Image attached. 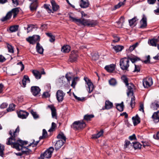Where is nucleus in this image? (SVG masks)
<instances>
[{
    "instance_id": "nucleus-55",
    "label": "nucleus",
    "mask_w": 159,
    "mask_h": 159,
    "mask_svg": "<svg viewBox=\"0 0 159 159\" xmlns=\"http://www.w3.org/2000/svg\"><path fill=\"white\" fill-rule=\"evenodd\" d=\"M39 141H35L34 140H33V141L32 142V143H30V144L29 145V146H32L33 147H34L37 146L38 143H39Z\"/></svg>"
},
{
    "instance_id": "nucleus-9",
    "label": "nucleus",
    "mask_w": 159,
    "mask_h": 159,
    "mask_svg": "<svg viewBox=\"0 0 159 159\" xmlns=\"http://www.w3.org/2000/svg\"><path fill=\"white\" fill-rule=\"evenodd\" d=\"M140 28L144 29L147 26V18L146 16L143 14L142 19L140 21Z\"/></svg>"
},
{
    "instance_id": "nucleus-57",
    "label": "nucleus",
    "mask_w": 159,
    "mask_h": 159,
    "mask_svg": "<svg viewBox=\"0 0 159 159\" xmlns=\"http://www.w3.org/2000/svg\"><path fill=\"white\" fill-rule=\"evenodd\" d=\"M34 27L33 25H28V27L27 28V33L29 32L32 30V28Z\"/></svg>"
},
{
    "instance_id": "nucleus-2",
    "label": "nucleus",
    "mask_w": 159,
    "mask_h": 159,
    "mask_svg": "<svg viewBox=\"0 0 159 159\" xmlns=\"http://www.w3.org/2000/svg\"><path fill=\"white\" fill-rule=\"evenodd\" d=\"M19 12V10L17 8H13L11 11H9L6 14V16L2 18L1 20L2 21H4L10 19L12 15H13V17L15 18Z\"/></svg>"
},
{
    "instance_id": "nucleus-58",
    "label": "nucleus",
    "mask_w": 159,
    "mask_h": 159,
    "mask_svg": "<svg viewBox=\"0 0 159 159\" xmlns=\"http://www.w3.org/2000/svg\"><path fill=\"white\" fill-rule=\"evenodd\" d=\"M65 77L66 78V81H67V83H69L71 79V77L70 76H69L68 74L66 75Z\"/></svg>"
},
{
    "instance_id": "nucleus-31",
    "label": "nucleus",
    "mask_w": 159,
    "mask_h": 159,
    "mask_svg": "<svg viewBox=\"0 0 159 159\" xmlns=\"http://www.w3.org/2000/svg\"><path fill=\"white\" fill-rule=\"evenodd\" d=\"M103 130H101L96 134H93L92 135V138L93 139H97L99 138L103 134Z\"/></svg>"
},
{
    "instance_id": "nucleus-22",
    "label": "nucleus",
    "mask_w": 159,
    "mask_h": 159,
    "mask_svg": "<svg viewBox=\"0 0 159 159\" xmlns=\"http://www.w3.org/2000/svg\"><path fill=\"white\" fill-rule=\"evenodd\" d=\"M36 49L37 51L39 54H42L43 53V49L39 42H37Z\"/></svg>"
},
{
    "instance_id": "nucleus-42",
    "label": "nucleus",
    "mask_w": 159,
    "mask_h": 159,
    "mask_svg": "<svg viewBox=\"0 0 159 159\" xmlns=\"http://www.w3.org/2000/svg\"><path fill=\"white\" fill-rule=\"evenodd\" d=\"M132 96V97L131 98L130 106L132 108H133L134 107L135 105V98L133 95Z\"/></svg>"
},
{
    "instance_id": "nucleus-49",
    "label": "nucleus",
    "mask_w": 159,
    "mask_h": 159,
    "mask_svg": "<svg viewBox=\"0 0 159 159\" xmlns=\"http://www.w3.org/2000/svg\"><path fill=\"white\" fill-rule=\"evenodd\" d=\"M138 43H136L132 46H130L129 48V50L130 51H132L138 46Z\"/></svg>"
},
{
    "instance_id": "nucleus-34",
    "label": "nucleus",
    "mask_w": 159,
    "mask_h": 159,
    "mask_svg": "<svg viewBox=\"0 0 159 159\" xmlns=\"http://www.w3.org/2000/svg\"><path fill=\"white\" fill-rule=\"evenodd\" d=\"M57 137L58 139H61V140H62L63 141L66 142V137L62 133L59 134L57 136Z\"/></svg>"
},
{
    "instance_id": "nucleus-21",
    "label": "nucleus",
    "mask_w": 159,
    "mask_h": 159,
    "mask_svg": "<svg viewBox=\"0 0 159 159\" xmlns=\"http://www.w3.org/2000/svg\"><path fill=\"white\" fill-rule=\"evenodd\" d=\"M152 118L155 122H158L159 121V111L154 113L152 116Z\"/></svg>"
},
{
    "instance_id": "nucleus-8",
    "label": "nucleus",
    "mask_w": 159,
    "mask_h": 159,
    "mask_svg": "<svg viewBox=\"0 0 159 159\" xmlns=\"http://www.w3.org/2000/svg\"><path fill=\"white\" fill-rule=\"evenodd\" d=\"M65 95V93L62 91L59 90L56 93V98L57 101L59 102H61L63 100L64 97Z\"/></svg>"
},
{
    "instance_id": "nucleus-29",
    "label": "nucleus",
    "mask_w": 159,
    "mask_h": 159,
    "mask_svg": "<svg viewBox=\"0 0 159 159\" xmlns=\"http://www.w3.org/2000/svg\"><path fill=\"white\" fill-rule=\"evenodd\" d=\"M125 22V18L124 17L121 16L120 18L119 21L117 22V27L118 28L122 27L123 24Z\"/></svg>"
},
{
    "instance_id": "nucleus-59",
    "label": "nucleus",
    "mask_w": 159,
    "mask_h": 159,
    "mask_svg": "<svg viewBox=\"0 0 159 159\" xmlns=\"http://www.w3.org/2000/svg\"><path fill=\"white\" fill-rule=\"evenodd\" d=\"M17 65H19L21 67V71H22L23 70L24 68V65L22 64L21 61H20L17 63Z\"/></svg>"
},
{
    "instance_id": "nucleus-15",
    "label": "nucleus",
    "mask_w": 159,
    "mask_h": 159,
    "mask_svg": "<svg viewBox=\"0 0 159 159\" xmlns=\"http://www.w3.org/2000/svg\"><path fill=\"white\" fill-rule=\"evenodd\" d=\"M29 113L25 111L20 110L18 113V116L22 119H25L28 116Z\"/></svg>"
},
{
    "instance_id": "nucleus-62",
    "label": "nucleus",
    "mask_w": 159,
    "mask_h": 159,
    "mask_svg": "<svg viewBox=\"0 0 159 159\" xmlns=\"http://www.w3.org/2000/svg\"><path fill=\"white\" fill-rule=\"evenodd\" d=\"M12 1L13 4L15 6H17L19 5V2L18 0H12Z\"/></svg>"
},
{
    "instance_id": "nucleus-63",
    "label": "nucleus",
    "mask_w": 159,
    "mask_h": 159,
    "mask_svg": "<svg viewBox=\"0 0 159 159\" xmlns=\"http://www.w3.org/2000/svg\"><path fill=\"white\" fill-rule=\"evenodd\" d=\"M47 133L45 129H43V135L42 137L43 138H45L47 136Z\"/></svg>"
},
{
    "instance_id": "nucleus-33",
    "label": "nucleus",
    "mask_w": 159,
    "mask_h": 159,
    "mask_svg": "<svg viewBox=\"0 0 159 159\" xmlns=\"http://www.w3.org/2000/svg\"><path fill=\"white\" fill-rule=\"evenodd\" d=\"M61 50L64 52H68L70 51V47L68 45L64 46L62 48Z\"/></svg>"
},
{
    "instance_id": "nucleus-52",
    "label": "nucleus",
    "mask_w": 159,
    "mask_h": 159,
    "mask_svg": "<svg viewBox=\"0 0 159 159\" xmlns=\"http://www.w3.org/2000/svg\"><path fill=\"white\" fill-rule=\"evenodd\" d=\"M130 60L131 62L132 63H134L136 61H139L140 60V59L139 58L137 57H133L132 58H131L130 59Z\"/></svg>"
},
{
    "instance_id": "nucleus-54",
    "label": "nucleus",
    "mask_w": 159,
    "mask_h": 159,
    "mask_svg": "<svg viewBox=\"0 0 159 159\" xmlns=\"http://www.w3.org/2000/svg\"><path fill=\"white\" fill-rule=\"evenodd\" d=\"M56 125H57L55 123L52 122V124L51 127V129H50L48 131L49 132H51V131H53V130L56 127Z\"/></svg>"
},
{
    "instance_id": "nucleus-4",
    "label": "nucleus",
    "mask_w": 159,
    "mask_h": 159,
    "mask_svg": "<svg viewBox=\"0 0 159 159\" xmlns=\"http://www.w3.org/2000/svg\"><path fill=\"white\" fill-rule=\"evenodd\" d=\"M120 68L122 70H127L129 66V59L126 57L121 59L120 61Z\"/></svg>"
},
{
    "instance_id": "nucleus-20",
    "label": "nucleus",
    "mask_w": 159,
    "mask_h": 159,
    "mask_svg": "<svg viewBox=\"0 0 159 159\" xmlns=\"http://www.w3.org/2000/svg\"><path fill=\"white\" fill-rule=\"evenodd\" d=\"M133 147L130 141L128 140H125V144H124V148L125 150H128L130 149L131 148H133Z\"/></svg>"
},
{
    "instance_id": "nucleus-11",
    "label": "nucleus",
    "mask_w": 159,
    "mask_h": 159,
    "mask_svg": "<svg viewBox=\"0 0 159 159\" xmlns=\"http://www.w3.org/2000/svg\"><path fill=\"white\" fill-rule=\"evenodd\" d=\"M78 56L77 52L75 51H73L71 52V54L70 56V61L71 62L75 61Z\"/></svg>"
},
{
    "instance_id": "nucleus-5",
    "label": "nucleus",
    "mask_w": 159,
    "mask_h": 159,
    "mask_svg": "<svg viewBox=\"0 0 159 159\" xmlns=\"http://www.w3.org/2000/svg\"><path fill=\"white\" fill-rule=\"evenodd\" d=\"M54 149L53 147H50L48 149L46 150L43 154H41L40 157L39 158V159H44V158H50Z\"/></svg>"
},
{
    "instance_id": "nucleus-13",
    "label": "nucleus",
    "mask_w": 159,
    "mask_h": 159,
    "mask_svg": "<svg viewBox=\"0 0 159 159\" xmlns=\"http://www.w3.org/2000/svg\"><path fill=\"white\" fill-rule=\"evenodd\" d=\"M29 1L32 2L31 3L30 8V10L32 11H34L36 10L37 7L38 0H29Z\"/></svg>"
},
{
    "instance_id": "nucleus-17",
    "label": "nucleus",
    "mask_w": 159,
    "mask_h": 159,
    "mask_svg": "<svg viewBox=\"0 0 159 159\" xmlns=\"http://www.w3.org/2000/svg\"><path fill=\"white\" fill-rule=\"evenodd\" d=\"M58 82L60 84L61 86H66L67 84V81H66V78L64 76L61 77L58 80Z\"/></svg>"
},
{
    "instance_id": "nucleus-53",
    "label": "nucleus",
    "mask_w": 159,
    "mask_h": 159,
    "mask_svg": "<svg viewBox=\"0 0 159 159\" xmlns=\"http://www.w3.org/2000/svg\"><path fill=\"white\" fill-rule=\"evenodd\" d=\"M109 83L110 85H114L116 84V81L115 79L112 78L109 80Z\"/></svg>"
},
{
    "instance_id": "nucleus-39",
    "label": "nucleus",
    "mask_w": 159,
    "mask_h": 159,
    "mask_svg": "<svg viewBox=\"0 0 159 159\" xmlns=\"http://www.w3.org/2000/svg\"><path fill=\"white\" fill-rule=\"evenodd\" d=\"M138 19L136 17H135L132 19L129 20V23L130 26L134 24L135 22L138 20Z\"/></svg>"
},
{
    "instance_id": "nucleus-1",
    "label": "nucleus",
    "mask_w": 159,
    "mask_h": 159,
    "mask_svg": "<svg viewBox=\"0 0 159 159\" xmlns=\"http://www.w3.org/2000/svg\"><path fill=\"white\" fill-rule=\"evenodd\" d=\"M19 131V126H18L14 131L12 130H10L9 134L11 136L7 139L6 144L7 145H11L12 148H16L19 151L21 150L23 154L28 155L31 152V151L28 149L27 147L23 146L24 145L27 144V142L23 141L21 140L16 141L15 138L17 136Z\"/></svg>"
},
{
    "instance_id": "nucleus-16",
    "label": "nucleus",
    "mask_w": 159,
    "mask_h": 159,
    "mask_svg": "<svg viewBox=\"0 0 159 159\" xmlns=\"http://www.w3.org/2000/svg\"><path fill=\"white\" fill-rule=\"evenodd\" d=\"M48 107L50 108L51 111V114L52 118L57 119V115L56 110L55 107L52 105H48Z\"/></svg>"
},
{
    "instance_id": "nucleus-12",
    "label": "nucleus",
    "mask_w": 159,
    "mask_h": 159,
    "mask_svg": "<svg viewBox=\"0 0 159 159\" xmlns=\"http://www.w3.org/2000/svg\"><path fill=\"white\" fill-rule=\"evenodd\" d=\"M127 86L128 92L127 94L128 96L133 95V90L135 89V86L133 84L130 83Z\"/></svg>"
},
{
    "instance_id": "nucleus-47",
    "label": "nucleus",
    "mask_w": 159,
    "mask_h": 159,
    "mask_svg": "<svg viewBox=\"0 0 159 159\" xmlns=\"http://www.w3.org/2000/svg\"><path fill=\"white\" fill-rule=\"evenodd\" d=\"M77 78L76 77H75L72 80V82L71 86L73 87V88H75V85L76 84V82L77 81Z\"/></svg>"
},
{
    "instance_id": "nucleus-14",
    "label": "nucleus",
    "mask_w": 159,
    "mask_h": 159,
    "mask_svg": "<svg viewBox=\"0 0 159 159\" xmlns=\"http://www.w3.org/2000/svg\"><path fill=\"white\" fill-rule=\"evenodd\" d=\"M31 90L33 95L35 96L38 95L40 92V89L37 86H32L31 87Z\"/></svg>"
},
{
    "instance_id": "nucleus-60",
    "label": "nucleus",
    "mask_w": 159,
    "mask_h": 159,
    "mask_svg": "<svg viewBox=\"0 0 159 159\" xmlns=\"http://www.w3.org/2000/svg\"><path fill=\"white\" fill-rule=\"evenodd\" d=\"M147 60L143 61V62L146 64L149 63L150 62V56L149 55H148L147 57Z\"/></svg>"
},
{
    "instance_id": "nucleus-3",
    "label": "nucleus",
    "mask_w": 159,
    "mask_h": 159,
    "mask_svg": "<svg viewBox=\"0 0 159 159\" xmlns=\"http://www.w3.org/2000/svg\"><path fill=\"white\" fill-rule=\"evenodd\" d=\"M86 124L83 120L75 121L71 125V127L75 130H78L84 128Z\"/></svg>"
},
{
    "instance_id": "nucleus-18",
    "label": "nucleus",
    "mask_w": 159,
    "mask_h": 159,
    "mask_svg": "<svg viewBox=\"0 0 159 159\" xmlns=\"http://www.w3.org/2000/svg\"><path fill=\"white\" fill-rule=\"evenodd\" d=\"M65 142H64L62 140L57 141L55 145V148L56 151L59 149L63 145Z\"/></svg>"
},
{
    "instance_id": "nucleus-46",
    "label": "nucleus",
    "mask_w": 159,
    "mask_h": 159,
    "mask_svg": "<svg viewBox=\"0 0 159 159\" xmlns=\"http://www.w3.org/2000/svg\"><path fill=\"white\" fill-rule=\"evenodd\" d=\"M30 113L34 119H36L39 118V116L36 112H34L33 110H31Z\"/></svg>"
},
{
    "instance_id": "nucleus-41",
    "label": "nucleus",
    "mask_w": 159,
    "mask_h": 159,
    "mask_svg": "<svg viewBox=\"0 0 159 159\" xmlns=\"http://www.w3.org/2000/svg\"><path fill=\"white\" fill-rule=\"evenodd\" d=\"M15 105L13 104H10L9 107L7 109V111L9 112L14 110L15 109Z\"/></svg>"
},
{
    "instance_id": "nucleus-32",
    "label": "nucleus",
    "mask_w": 159,
    "mask_h": 159,
    "mask_svg": "<svg viewBox=\"0 0 159 159\" xmlns=\"http://www.w3.org/2000/svg\"><path fill=\"white\" fill-rule=\"evenodd\" d=\"M116 108L117 110L120 111H123L124 105H123V102H122L120 104H116Z\"/></svg>"
},
{
    "instance_id": "nucleus-10",
    "label": "nucleus",
    "mask_w": 159,
    "mask_h": 159,
    "mask_svg": "<svg viewBox=\"0 0 159 159\" xmlns=\"http://www.w3.org/2000/svg\"><path fill=\"white\" fill-rule=\"evenodd\" d=\"M84 80L88 85L89 89V93H91L93 89V85L91 80L86 77H84Z\"/></svg>"
},
{
    "instance_id": "nucleus-28",
    "label": "nucleus",
    "mask_w": 159,
    "mask_h": 159,
    "mask_svg": "<svg viewBox=\"0 0 159 159\" xmlns=\"http://www.w3.org/2000/svg\"><path fill=\"white\" fill-rule=\"evenodd\" d=\"M134 125H136L140 122V118L138 115H136L135 117H133L132 118Z\"/></svg>"
},
{
    "instance_id": "nucleus-27",
    "label": "nucleus",
    "mask_w": 159,
    "mask_h": 159,
    "mask_svg": "<svg viewBox=\"0 0 159 159\" xmlns=\"http://www.w3.org/2000/svg\"><path fill=\"white\" fill-rule=\"evenodd\" d=\"M89 3L88 1H84L83 0H81L80 3V6L83 8H86L89 6Z\"/></svg>"
},
{
    "instance_id": "nucleus-6",
    "label": "nucleus",
    "mask_w": 159,
    "mask_h": 159,
    "mask_svg": "<svg viewBox=\"0 0 159 159\" xmlns=\"http://www.w3.org/2000/svg\"><path fill=\"white\" fill-rule=\"evenodd\" d=\"M40 37L39 35H34L32 37H29L26 39V41L30 44H34L36 42H38L40 40Z\"/></svg>"
},
{
    "instance_id": "nucleus-24",
    "label": "nucleus",
    "mask_w": 159,
    "mask_h": 159,
    "mask_svg": "<svg viewBox=\"0 0 159 159\" xmlns=\"http://www.w3.org/2000/svg\"><path fill=\"white\" fill-rule=\"evenodd\" d=\"M32 72L36 79H39L41 78V74L39 71L36 70H32Z\"/></svg>"
},
{
    "instance_id": "nucleus-23",
    "label": "nucleus",
    "mask_w": 159,
    "mask_h": 159,
    "mask_svg": "<svg viewBox=\"0 0 159 159\" xmlns=\"http://www.w3.org/2000/svg\"><path fill=\"white\" fill-rule=\"evenodd\" d=\"M113 107V103L107 100L105 102V109H109L112 108Z\"/></svg>"
},
{
    "instance_id": "nucleus-37",
    "label": "nucleus",
    "mask_w": 159,
    "mask_h": 159,
    "mask_svg": "<svg viewBox=\"0 0 159 159\" xmlns=\"http://www.w3.org/2000/svg\"><path fill=\"white\" fill-rule=\"evenodd\" d=\"M18 25H13L10 27L9 30L11 32H15L18 30Z\"/></svg>"
},
{
    "instance_id": "nucleus-30",
    "label": "nucleus",
    "mask_w": 159,
    "mask_h": 159,
    "mask_svg": "<svg viewBox=\"0 0 159 159\" xmlns=\"http://www.w3.org/2000/svg\"><path fill=\"white\" fill-rule=\"evenodd\" d=\"M51 3L52 5V9L53 11H57L59 8V6L55 2L53 1H51Z\"/></svg>"
},
{
    "instance_id": "nucleus-51",
    "label": "nucleus",
    "mask_w": 159,
    "mask_h": 159,
    "mask_svg": "<svg viewBox=\"0 0 159 159\" xmlns=\"http://www.w3.org/2000/svg\"><path fill=\"white\" fill-rule=\"evenodd\" d=\"M135 67L133 71L134 72H139L140 71V67L139 66L135 64H134Z\"/></svg>"
},
{
    "instance_id": "nucleus-36",
    "label": "nucleus",
    "mask_w": 159,
    "mask_h": 159,
    "mask_svg": "<svg viewBox=\"0 0 159 159\" xmlns=\"http://www.w3.org/2000/svg\"><path fill=\"white\" fill-rule=\"evenodd\" d=\"M97 24V23L96 21L92 20H88V26L93 27L95 25Z\"/></svg>"
},
{
    "instance_id": "nucleus-64",
    "label": "nucleus",
    "mask_w": 159,
    "mask_h": 159,
    "mask_svg": "<svg viewBox=\"0 0 159 159\" xmlns=\"http://www.w3.org/2000/svg\"><path fill=\"white\" fill-rule=\"evenodd\" d=\"M6 60L5 57L2 55H0V62H2Z\"/></svg>"
},
{
    "instance_id": "nucleus-50",
    "label": "nucleus",
    "mask_w": 159,
    "mask_h": 159,
    "mask_svg": "<svg viewBox=\"0 0 159 159\" xmlns=\"http://www.w3.org/2000/svg\"><path fill=\"white\" fill-rule=\"evenodd\" d=\"M7 47L8 48V52H9L12 53H13V48L11 45H10L8 44H7Z\"/></svg>"
},
{
    "instance_id": "nucleus-25",
    "label": "nucleus",
    "mask_w": 159,
    "mask_h": 159,
    "mask_svg": "<svg viewBox=\"0 0 159 159\" xmlns=\"http://www.w3.org/2000/svg\"><path fill=\"white\" fill-rule=\"evenodd\" d=\"M159 41V40L157 39H152L148 41V43L149 44L153 46L156 47L157 44Z\"/></svg>"
},
{
    "instance_id": "nucleus-38",
    "label": "nucleus",
    "mask_w": 159,
    "mask_h": 159,
    "mask_svg": "<svg viewBox=\"0 0 159 159\" xmlns=\"http://www.w3.org/2000/svg\"><path fill=\"white\" fill-rule=\"evenodd\" d=\"M94 116L93 115H88L87 114L85 115L84 116V119L86 120L89 121L90 120L91 118L94 117Z\"/></svg>"
},
{
    "instance_id": "nucleus-61",
    "label": "nucleus",
    "mask_w": 159,
    "mask_h": 159,
    "mask_svg": "<svg viewBox=\"0 0 159 159\" xmlns=\"http://www.w3.org/2000/svg\"><path fill=\"white\" fill-rule=\"evenodd\" d=\"M7 104L6 103H3L0 106V108L4 109L7 107Z\"/></svg>"
},
{
    "instance_id": "nucleus-7",
    "label": "nucleus",
    "mask_w": 159,
    "mask_h": 159,
    "mask_svg": "<svg viewBox=\"0 0 159 159\" xmlns=\"http://www.w3.org/2000/svg\"><path fill=\"white\" fill-rule=\"evenodd\" d=\"M152 80L151 78H148L143 80V85L144 88H148L152 84Z\"/></svg>"
},
{
    "instance_id": "nucleus-43",
    "label": "nucleus",
    "mask_w": 159,
    "mask_h": 159,
    "mask_svg": "<svg viewBox=\"0 0 159 159\" xmlns=\"http://www.w3.org/2000/svg\"><path fill=\"white\" fill-rule=\"evenodd\" d=\"M88 20H86L83 19H81V21L80 22L79 24H81L84 25L88 26Z\"/></svg>"
},
{
    "instance_id": "nucleus-48",
    "label": "nucleus",
    "mask_w": 159,
    "mask_h": 159,
    "mask_svg": "<svg viewBox=\"0 0 159 159\" xmlns=\"http://www.w3.org/2000/svg\"><path fill=\"white\" fill-rule=\"evenodd\" d=\"M70 18L72 20L77 23H80V22L81 21L80 19H77L74 17H72L71 16H70Z\"/></svg>"
},
{
    "instance_id": "nucleus-19",
    "label": "nucleus",
    "mask_w": 159,
    "mask_h": 159,
    "mask_svg": "<svg viewBox=\"0 0 159 159\" xmlns=\"http://www.w3.org/2000/svg\"><path fill=\"white\" fill-rule=\"evenodd\" d=\"M30 80L28 76L25 75L22 80V83L24 87L26 86L27 83H30Z\"/></svg>"
},
{
    "instance_id": "nucleus-26",
    "label": "nucleus",
    "mask_w": 159,
    "mask_h": 159,
    "mask_svg": "<svg viewBox=\"0 0 159 159\" xmlns=\"http://www.w3.org/2000/svg\"><path fill=\"white\" fill-rule=\"evenodd\" d=\"M105 69L109 72H111L115 70V65L111 64L109 66H107L105 67Z\"/></svg>"
},
{
    "instance_id": "nucleus-35",
    "label": "nucleus",
    "mask_w": 159,
    "mask_h": 159,
    "mask_svg": "<svg viewBox=\"0 0 159 159\" xmlns=\"http://www.w3.org/2000/svg\"><path fill=\"white\" fill-rule=\"evenodd\" d=\"M124 48V47L122 46L117 45L113 47V48L116 52H118L121 51Z\"/></svg>"
},
{
    "instance_id": "nucleus-44",
    "label": "nucleus",
    "mask_w": 159,
    "mask_h": 159,
    "mask_svg": "<svg viewBox=\"0 0 159 159\" xmlns=\"http://www.w3.org/2000/svg\"><path fill=\"white\" fill-rule=\"evenodd\" d=\"M4 146L3 145L0 144V156L2 157L4 154Z\"/></svg>"
},
{
    "instance_id": "nucleus-40",
    "label": "nucleus",
    "mask_w": 159,
    "mask_h": 159,
    "mask_svg": "<svg viewBox=\"0 0 159 159\" xmlns=\"http://www.w3.org/2000/svg\"><path fill=\"white\" fill-rule=\"evenodd\" d=\"M133 143V147L135 149L141 148L142 145L139 142H137L135 143Z\"/></svg>"
},
{
    "instance_id": "nucleus-45",
    "label": "nucleus",
    "mask_w": 159,
    "mask_h": 159,
    "mask_svg": "<svg viewBox=\"0 0 159 159\" xmlns=\"http://www.w3.org/2000/svg\"><path fill=\"white\" fill-rule=\"evenodd\" d=\"M121 79L123 82L126 85H128L129 84L128 78L125 76H123L121 77Z\"/></svg>"
},
{
    "instance_id": "nucleus-56",
    "label": "nucleus",
    "mask_w": 159,
    "mask_h": 159,
    "mask_svg": "<svg viewBox=\"0 0 159 159\" xmlns=\"http://www.w3.org/2000/svg\"><path fill=\"white\" fill-rule=\"evenodd\" d=\"M124 4V2H120L118 3V4L115 6V9L119 8L122 5H123Z\"/></svg>"
}]
</instances>
